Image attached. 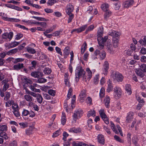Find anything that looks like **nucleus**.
<instances>
[{
    "mask_svg": "<svg viewBox=\"0 0 146 146\" xmlns=\"http://www.w3.org/2000/svg\"><path fill=\"white\" fill-rule=\"evenodd\" d=\"M85 72L80 66H77L75 70L76 80L78 82L81 77H83V80L86 81V76H85Z\"/></svg>",
    "mask_w": 146,
    "mask_h": 146,
    "instance_id": "f257e3e1",
    "label": "nucleus"
},
{
    "mask_svg": "<svg viewBox=\"0 0 146 146\" xmlns=\"http://www.w3.org/2000/svg\"><path fill=\"white\" fill-rule=\"evenodd\" d=\"M94 55L92 56V58L94 59L97 58H99L100 60L104 59L106 57V53L103 50L100 51L97 50L95 51L94 53Z\"/></svg>",
    "mask_w": 146,
    "mask_h": 146,
    "instance_id": "f03ea898",
    "label": "nucleus"
},
{
    "mask_svg": "<svg viewBox=\"0 0 146 146\" xmlns=\"http://www.w3.org/2000/svg\"><path fill=\"white\" fill-rule=\"evenodd\" d=\"M111 77L114 81H117L118 82H122L123 78V76L121 74L117 71L113 72Z\"/></svg>",
    "mask_w": 146,
    "mask_h": 146,
    "instance_id": "7ed1b4c3",
    "label": "nucleus"
},
{
    "mask_svg": "<svg viewBox=\"0 0 146 146\" xmlns=\"http://www.w3.org/2000/svg\"><path fill=\"white\" fill-rule=\"evenodd\" d=\"M111 127L113 131L116 134H118L119 132L120 135L123 136V133L121 131V128L119 125H116L117 127H116L113 123L112 122H110Z\"/></svg>",
    "mask_w": 146,
    "mask_h": 146,
    "instance_id": "20e7f679",
    "label": "nucleus"
},
{
    "mask_svg": "<svg viewBox=\"0 0 146 146\" xmlns=\"http://www.w3.org/2000/svg\"><path fill=\"white\" fill-rule=\"evenodd\" d=\"M113 95L116 99H118L121 96L122 90L120 88L116 86L114 88Z\"/></svg>",
    "mask_w": 146,
    "mask_h": 146,
    "instance_id": "39448f33",
    "label": "nucleus"
},
{
    "mask_svg": "<svg viewBox=\"0 0 146 146\" xmlns=\"http://www.w3.org/2000/svg\"><path fill=\"white\" fill-rule=\"evenodd\" d=\"M108 35L112 37V39H119L121 33L111 29L109 32Z\"/></svg>",
    "mask_w": 146,
    "mask_h": 146,
    "instance_id": "423d86ee",
    "label": "nucleus"
},
{
    "mask_svg": "<svg viewBox=\"0 0 146 146\" xmlns=\"http://www.w3.org/2000/svg\"><path fill=\"white\" fill-rule=\"evenodd\" d=\"M83 112L81 110H78L75 111L73 115V119L76 122L77 119L80 118L82 115Z\"/></svg>",
    "mask_w": 146,
    "mask_h": 146,
    "instance_id": "0eeeda50",
    "label": "nucleus"
},
{
    "mask_svg": "<svg viewBox=\"0 0 146 146\" xmlns=\"http://www.w3.org/2000/svg\"><path fill=\"white\" fill-rule=\"evenodd\" d=\"M108 38V36H105L103 38L100 37H98L97 40L98 44L99 45V48L100 49H102L104 46V43L106 41Z\"/></svg>",
    "mask_w": 146,
    "mask_h": 146,
    "instance_id": "6e6552de",
    "label": "nucleus"
},
{
    "mask_svg": "<svg viewBox=\"0 0 146 146\" xmlns=\"http://www.w3.org/2000/svg\"><path fill=\"white\" fill-rule=\"evenodd\" d=\"M133 3V0H127L123 3L122 7L124 9L128 8L132 5Z\"/></svg>",
    "mask_w": 146,
    "mask_h": 146,
    "instance_id": "1a4fd4ad",
    "label": "nucleus"
},
{
    "mask_svg": "<svg viewBox=\"0 0 146 146\" xmlns=\"http://www.w3.org/2000/svg\"><path fill=\"white\" fill-rule=\"evenodd\" d=\"M13 36V33L12 32L9 33H5L1 35L2 38L4 39H9V40H11Z\"/></svg>",
    "mask_w": 146,
    "mask_h": 146,
    "instance_id": "9d476101",
    "label": "nucleus"
},
{
    "mask_svg": "<svg viewBox=\"0 0 146 146\" xmlns=\"http://www.w3.org/2000/svg\"><path fill=\"white\" fill-rule=\"evenodd\" d=\"M86 97V91L84 89L82 90L79 95V100L81 102H83Z\"/></svg>",
    "mask_w": 146,
    "mask_h": 146,
    "instance_id": "9b49d317",
    "label": "nucleus"
},
{
    "mask_svg": "<svg viewBox=\"0 0 146 146\" xmlns=\"http://www.w3.org/2000/svg\"><path fill=\"white\" fill-rule=\"evenodd\" d=\"M133 113L130 112L127 113L125 121L127 123H130L133 119Z\"/></svg>",
    "mask_w": 146,
    "mask_h": 146,
    "instance_id": "f8f14e48",
    "label": "nucleus"
},
{
    "mask_svg": "<svg viewBox=\"0 0 146 146\" xmlns=\"http://www.w3.org/2000/svg\"><path fill=\"white\" fill-rule=\"evenodd\" d=\"M87 27V25H85L78 29H74L71 31L72 33L76 31L78 33H81L84 31Z\"/></svg>",
    "mask_w": 146,
    "mask_h": 146,
    "instance_id": "ddd939ff",
    "label": "nucleus"
},
{
    "mask_svg": "<svg viewBox=\"0 0 146 146\" xmlns=\"http://www.w3.org/2000/svg\"><path fill=\"white\" fill-rule=\"evenodd\" d=\"M31 75L34 78H38L43 76V73L39 71H34L31 73Z\"/></svg>",
    "mask_w": 146,
    "mask_h": 146,
    "instance_id": "4468645a",
    "label": "nucleus"
},
{
    "mask_svg": "<svg viewBox=\"0 0 146 146\" xmlns=\"http://www.w3.org/2000/svg\"><path fill=\"white\" fill-rule=\"evenodd\" d=\"M108 87L107 88V91L109 92L113 89V86L112 81L109 79L107 82Z\"/></svg>",
    "mask_w": 146,
    "mask_h": 146,
    "instance_id": "2eb2a0df",
    "label": "nucleus"
},
{
    "mask_svg": "<svg viewBox=\"0 0 146 146\" xmlns=\"http://www.w3.org/2000/svg\"><path fill=\"white\" fill-rule=\"evenodd\" d=\"M74 7L71 4H69L67 6L66 9V12L67 14H72V12L74 10Z\"/></svg>",
    "mask_w": 146,
    "mask_h": 146,
    "instance_id": "dca6fc26",
    "label": "nucleus"
},
{
    "mask_svg": "<svg viewBox=\"0 0 146 146\" xmlns=\"http://www.w3.org/2000/svg\"><path fill=\"white\" fill-rule=\"evenodd\" d=\"M68 130L70 132L78 133L80 132L81 130L80 128L79 127H73L70 128L68 129Z\"/></svg>",
    "mask_w": 146,
    "mask_h": 146,
    "instance_id": "f3484780",
    "label": "nucleus"
},
{
    "mask_svg": "<svg viewBox=\"0 0 146 146\" xmlns=\"http://www.w3.org/2000/svg\"><path fill=\"white\" fill-rule=\"evenodd\" d=\"M125 89L128 95H130L131 94L132 90L131 86L130 84H126L125 87Z\"/></svg>",
    "mask_w": 146,
    "mask_h": 146,
    "instance_id": "a211bd4d",
    "label": "nucleus"
},
{
    "mask_svg": "<svg viewBox=\"0 0 146 146\" xmlns=\"http://www.w3.org/2000/svg\"><path fill=\"white\" fill-rule=\"evenodd\" d=\"M98 142L101 144H104V136L100 134L98 135Z\"/></svg>",
    "mask_w": 146,
    "mask_h": 146,
    "instance_id": "6ab92c4d",
    "label": "nucleus"
},
{
    "mask_svg": "<svg viewBox=\"0 0 146 146\" xmlns=\"http://www.w3.org/2000/svg\"><path fill=\"white\" fill-rule=\"evenodd\" d=\"M24 64L23 63H18L14 65L13 69L17 70H18L23 68Z\"/></svg>",
    "mask_w": 146,
    "mask_h": 146,
    "instance_id": "aec40b11",
    "label": "nucleus"
},
{
    "mask_svg": "<svg viewBox=\"0 0 146 146\" xmlns=\"http://www.w3.org/2000/svg\"><path fill=\"white\" fill-rule=\"evenodd\" d=\"M24 98L28 102H33L34 100L33 97L29 94L25 95Z\"/></svg>",
    "mask_w": 146,
    "mask_h": 146,
    "instance_id": "412c9836",
    "label": "nucleus"
},
{
    "mask_svg": "<svg viewBox=\"0 0 146 146\" xmlns=\"http://www.w3.org/2000/svg\"><path fill=\"white\" fill-rule=\"evenodd\" d=\"M86 74L87 75V79L88 81H89L92 77V71L88 68L86 69Z\"/></svg>",
    "mask_w": 146,
    "mask_h": 146,
    "instance_id": "4be33fe9",
    "label": "nucleus"
},
{
    "mask_svg": "<svg viewBox=\"0 0 146 146\" xmlns=\"http://www.w3.org/2000/svg\"><path fill=\"white\" fill-rule=\"evenodd\" d=\"M101 8L102 10L105 11H109L108 10L109 5L108 3H105L102 4L101 5Z\"/></svg>",
    "mask_w": 146,
    "mask_h": 146,
    "instance_id": "5701e85b",
    "label": "nucleus"
},
{
    "mask_svg": "<svg viewBox=\"0 0 146 146\" xmlns=\"http://www.w3.org/2000/svg\"><path fill=\"white\" fill-rule=\"evenodd\" d=\"M104 102L106 107L107 108H109L110 103V98L109 96H106L104 100Z\"/></svg>",
    "mask_w": 146,
    "mask_h": 146,
    "instance_id": "b1692460",
    "label": "nucleus"
},
{
    "mask_svg": "<svg viewBox=\"0 0 146 146\" xmlns=\"http://www.w3.org/2000/svg\"><path fill=\"white\" fill-rule=\"evenodd\" d=\"M69 48L68 47H66L64 50V58H66L67 56L69 55Z\"/></svg>",
    "mask_w": 146,
    "mask_h": 146,
    "instance_id": "393cba45",
    "label": "nucleus"
},
{
    "mask_svg": "<svg viewBox=\"0 0 146 146\" xmlns=\"http://www.w3.org/2000/svg\"><path fill=\"white\" fill-rule=\"evenodd\" d=\"M104 33V28L102 27L99 28L98 31V37H101L103 35Z\"/></svg>",
    "mask_w": 146,
    "mask_h": 146,
    "instance_id": "a878e982",
    "label": "nucleus"
},
{
    "mask_svg": "<svg viewBox=\"0 0 146 146\" xmlns=\"http://www.w3.org/2000/svg\"><path fill=\"white\" fill-rule=\"evenodd\" d=\"M5 20L6 21L11 22H18L20 21V20L19 19L14 18L6 17Z\"/></svg>",
    "mask_w": 146,
    "mask_h": 146,
    "instance_id": "bb28decb",
    "label": "nucleus"
},
{
    "mask_svg": "<svg viewBox=\"0 0 146 146\" xmlns=\"http://www.w3.org/2000/svg\"><path fill=\"white\" fill-rule=\"evenodd\" d=\"M91 116L93 117L96 116V112L94 110H91L88 112L87 116L89 117Z\"/></svg>",
    "mask_w": 146,
    "mask_h": 146,
    "instance_id": "cd10ccee",
    "label": "nucleus"
},
{
    "mask_svg": "<svg viewBox=\"0 0 146 146\" xmlns=\"http://www.w3.org/2000/svg\"><path fill=\"white\" fill-rule=\"evenodd\" d=\"M112 44L114 48L117 47L119 44V39H112Z\"/></svg>",
    "mask_w": 146,
    "mask_h": 146,
    "instance_id": "c85d7f7f",
    "label": "nucleus"
},
{
    "mask_svg": "<svg viewBox=\"0 0 146 146\" xmlns=\"http://www.w3.org/2000/svg\"><path fill=\"white\" fill-rule=\"evenodd\" d=\"M66 118L65 116V113H62V116L61 117V122L62 124L63 125H64L66 121Z\"/></svg>",
    "mask_w": 146,
    "mask_h": 146,
    "instance_id": "c756f323",
    "label": "nucleus"
},
{
    "mask_svg": "<svg viewBox=\"0 0 146 146\" xmlns=\"http://www.w3.org/2000/svg\"><path fill=\"white\" fill-rule=\"evenodd\" d=\"M111 12L110 11H105L104 15V18L105 19L107 20L108 18L110 17L111 15Z\"/></svg>",
    "mask_w": 146,
    "mask_h": 146,
    "instance_id": "7c9ffc66",
    "label": "nucleus"
},
{
    "mask_svg": "<svg viewBox=\"0 0 146 146\" xmlns=\"http://www.w3.org/2000/svg\"><path fill=\"white\" fill-rule=\"evenodd\" d=\"M27 50L28 52L32 54H34L36 52L35 50L31 47H27Z\"/></svg>",
    "mask_w": 146,
    "mask_h": 146,
    "instance_id": "2f4dec72",
    "label": "nucleus"
},
{
    "mask_svg": "<svg viewBox=\"0 0 146 146\" xmlns=\"http://www.w3.org/2000/svg\"><path fill=\"white\" fill-rule=\"evenodd\" d=\"M108 48V51L111 53H113V50L112 45L111 44H108L107 45Z\"/></svg>",
    "mask_w": 146,
    "mask_h": 146,
    "instance_id": "473e14b6",
    "label": "nucleus"
},
{
    "mask_svg": "<svg viewBox=\"0 0 146 146\" xmlns=\"http://www.w3.org/2000/svg\"><path fill=\"white\" fill-rule=\"evenodd\" d=\"M99 113L102 119L104 117H106V115L105 113L104 110L102 109L99 111Z\"/></svg>",
    "mask_w": 146,
    "mask_h": 146,
    "instance_id": "72a5a7b5",
    "label": "nucleus"
},
{
    "mask_svg": "<svg viewBox=\"0 0 146 146\" xmlns=\"http://www.w3.org/2000/svg\"><path fill=\"white\" fill-rule=\"evenodd\" d=\"M17 49L15 48L10 50L7 52V54L9 55H11L16 52L17 51Z\"/></svg>",
    "mask_w": 146,
    "mask_h": 146,
    "instance_id": "f704fd0d",
    "label": "nucleus"
},
{
    "mask_svg": "<svg viewBox=\"0 0 146 146\" xmlns=\"http://www.w3.org/2000/svg\"><path fill=\"white\" fill-rule=\"evenodd\" d=\"M29 88L30 89L33 91L38 92H40V91L39 89H37L35 88V87H34V86L32 85H31L29 86Z\"/></svg>",
    "mask_w": 146,
    "mask_h": 146,
    "instance_id": "c9c22d12",
    "label": "nucleus"
},
{
    "mask_svg": "<svg viewBox=\"0 0 146 146\" xmlns=\"http://www.w3.org/2000/svg\"><path fill=\"white\" fill-rule=\"evenodd\" d=\"M38 95V96L36 97L37 101L39 104H41L43 98L40 94H39Z\"/></svg>",
    "mask_w": 146,
    "mask_h": 146,
    "instance_id": "e433bc0d",
    "label": "nucleus"
},
{
    "mask_svg": "<svg viewBox=\"0 0 146 146\" xmlns=\"http://www.w3.org/2000/svg\"><path fill=\"white\" fill-rule=\"evenodd\" d=\"M105 95V89L104 88H102L100 90V98H103Z\"/></svg>",
    "mask_w": 146,
    "mask_h": 146,
    "instance_id": "4c0bfd02",
    "label": "nucleus"
},
{
    "mask_svg": "<svg viewBox=\"0 0 146 146\" xmlns=\"http://www.w3.org/2000/svg\"><path fill=\"white\" fill-rule=\"evenodd\" d=\"M60 134V129H59L53 133L52 136L53 137H55L58 136Z\"/></svg>",
    "mask_w": 146,
    "mask_h": 146,
    "instance_id": "58836bf2",
    "label": "nucleus"
},
{
    "mask_svg": "<svg viewBox=\"0 0 146 146\" xmlns=\"http://www.w3.org/2000/svg\"><path fill=\"white\" fill-rule=\"evenodd\" d=\"M56 27V25H53L50 28L46 30V33H49L55 29Z\"/></svg>",
    "mask_w": 146,
    "mask_h": 146,
    "instance_id": "ea45409f",
    "label": "nucleus"
},
{
    "mask_svg": "<svg viewBox=\"0 0 146 146\" xmlns=\"http://www.w3.org/2000/svg\"><path fill=\"white\" fill-rule=\"evenodd\" d=\"M51 72V70L50 69L48 68H45L43 70L44 73L47 74H50Z\"/></svg>",
    "mask_w": 146,
    "mask_h": 146,
    "instance_id": "a19ab883",
    "label": "nucleus"
},
{
    "mask_svg": "<svg viewBox=\"0 0 146 146\" xmlns=\"http://www.w3.org/2000/svg\"><path fill=\"white\" fill-rule=\"evenodd\" d=\"M12 108L13 111L17 110H19V107L17 104L14 102L12 104Z\"/></svg>",
    "mask_w": 146,
    "mask_h": 146,
    "instance_id": "79ce46f5",
    "label": "nucleus"
},
{
    "mask_svg": "<svg viewBox=\"0 0 146 146\" xmlns=\"http://www.w3.org/2000/svg\"><path fill=\"white\" fill-rule=\"evenodd\" d=\"M140 69L143 72H146V65L142 64L140 66Z\"/></svg>",
    "mask_w": 146,
    "mask_h": 146,
    "instance_id": "37998d69",
    "label": "nucleus"
},
{
    "mask_svg": "<svg viewBox=\"0 0 146 146\" xmlns=\"http://www.w3.org/2000/svg\"><path fill=\"white\" fill-rule=\"evenodd\" d=\"M114 139L117 141L121 143H123L124 142L123 140L121 139L118 136L115 135L114 137Z\"/></svg>",
    "mask_w": 146,
    "mask_h": 146,
    "instance_id": "c03bdc74",
    "label": "nucleus"
},
{
    "mask_svg": "<svg viewBox=\"0 0 146 146\" xmlns=\"http://www.w3.org/2000/svg\"><path fill=\"white\" fill-rule=\"evenodd\" d=\"M32 17L33 18L35 19L38 21H45L46 20V19L45 18L42 17H40L34 16Z\"/></svg>",
    "mask_w": 146,
    "mask_h": 146,
    "instance_id": "a18cd8bd",
    "label": "nucleus"
},
{
    "mask_svg": "<svg viewBox=\"0 0 146 146\" xmlns=\"http://www.w3.org/2000/svg\"><path fill=\"white\" fill-rule=\"evenodd\" d=\"M47 81L46 80L43 78H39L37 81V82L39 83H42L46 82Z\"/></svg>",
    "mask_w": 146,
    "mask_h": 146,
    "instance_id": "49530a36",
    "label": "nucleus"
},
{
    "mask_svg": "<svg viewBox=\"0 0 146 146\" xmlns=\"http://www.w3.org/2000/svg\"><path fill=\"white\" fill-rule=\"evenodd\" d=\"M19 43L17 42H14L9 44L10 48L15 47L18 45Z\"/></svg>",
    "mask_w": 146,
    "mask_h": 146,
    "instance_id": "de8ad7c7",
    "label": "nucleus"
},
{
    "mask_svg": "<svg viewBox=\"0 0 146 146\" xmlns=\"http://www.w3.org/2000/svg\"><path fill=\"white\" fill-rule=\"evenodd\" d=\"M56 0H48L47 3L50 6L53 5L55 3L57 2Z\"/></svg>",
    "mask_w": 146,
    "mask_h": 146,
    "instance_id": "09e8293b",
    "label": "nucleus"
},
{
    "mask_svg": "<svg viewBox=\"0 0 146 146\" xmlns=\"http://www.w3.org/2000/svg\"><path fill=\"white\" fill-rule=\"evenodd\" d=\"M68 15L69 16L68 21V23H69L71 22L73 19L74 18V15L72 14Z\"/></svg>",
    "mask_w": 146,
    "mask_h": 146,
    "instance_id": "8fccbe9b",
    "label": "nucleus"
},
{
    "mask_svg": "<svg viewBox=\"0 0 146 146\" xmlns=\"http://www.w3.org/2000/svg\"><path fill=\"white\" fill-rule=\"evenodd\" d=\"M114 5V7L116 10H119L121 6L120 3L119 2H118L117 3H115Z\"/></svg>",
    "mask_w": 146,
    "mask_h": 146,
    "instance_id": "3c124183",
    "label": "nucleus"
},
{
    "mask_svg": "<svg viewBox=\"0 0 146 146\" xmlns=\"http://www.w3.org/2000/svg\"><path fill=\"white\" fill-rule=\"evenodd\" d=\"M99 76L98 75H96L94 77V81L95 84H97L99 82Z\"/></svg>",
    "mask_w": 146,
    "mask_h": 146,
    "instance_id": "603ef678",
    "label": "nucleus"
},
{
    "mask_svg": "<svg viewBox=\"0 0 146 146\" xmlns=\"http://www.w3.org/2000/svg\"><path fill=\"white\" fill-rule=\"evenodd\" d=\"M14 101L13 100H9L5 103V106L6 107H9L11 106L13 103Z\"/></svg>",
    "mask_w": 146,
    "mask_h": 146,
    "instance_id": "864d4df0",
    "label": "nucleus"
},
{
    "mask_svg": "<svg viewBox=\"0 0 146 146\" xmlns=\"http://www.w3.org/2000/svg\"><path fill=\"white\" fill-rule=\"evenodd\" d=\"M11 97L10 94L8 92H6L5 93V96L4 97V100L7 101Z\"/></svg>",
    "mask_w": 146,
    "mask_h": 146,
    "instance_id": "5fc2aeb1",
    "label": "nucleus"
},
{
    "mask_svg": "<svg viewBox=\"0 0 146 146\" xmlns=\"http://www.w3.org/2000/svg\"><path fill=\"white\" fill-rule=\"evenodd\" d=\"M48 93L50 95L52 96H54L56 92L55 90H53L50 89L48 90Z\"/></svg>",
    "mask_w": 146,
    "mask_h": 146,
    "instance_id": "6e6d98bb",
    "label": "nucleus"
},
{
    "mask_svg": "<svg viewBox=\"0 0 146 146\" xmlns=\"http://www.w3.org/2000/svg\"><path fill=\"white\" fill-rule=\"evenodd\" d=\"M24 60V59L21 58H18L15 59L14 61H13V62L15 63L18 62H22Z\"/></svg>",
    "mask_w": 146,
    "mask_h": 146,
    "instance_id": "4d7b16f0",
    "label": "nucleus"
},
{
    "mask_svg": "<svg viewBox=\"0 0 146 146\" xmlns=\"http://www.w3.org/2000/svg\"><path fill=\"white\" fill-rule=\"evenodd\" d=\"M40 25L44 29L46 27L47 24L45 22H39L38 25Z\"/></svg>",
    "mask_w": 146,
    "mask_h": 146,
    "instance_id": "13d9d810",
    "label": "nucleus"
},
{
    "mask_svg": "<svg viewBox=\"0 0 146 146\" xmlns=\"http://www.w3.org/2000/svg\"><path fill=\"white\" fill-rule=\"evenodd\" d=\"M94 26L93 25H90L86 30V33H87L88 31H92L94 28Z\"/></svg>",
    "mask_w": 146,
    "mask_h": 146,
    "instance_id": "bf43d9fd",
    "label": "nucleus"
},
{
    "mask_svg": "<svg viewBox=\"0 0 146 146\" xmlns=\"http://www.w3.org/2000/svg\"><path fill=\"white\" fill-rule=\"evenodd\" d=\"M0 129L1 131H6L7 130V127L6 125H1Z\"/></svg>",
    "mask_w": 146,
    "mask_h": 146,
    "instance_id": "052dcab7",
    "label": "nucleus"
},
{
    "mask_svg": "<svg viewBox=\"0 0 146 146\" xmlns=\"http://www.w3.org/2000/svg\"><path fill=\"white\" fill-rule=\"evenodd\" d=\"M137 141L138 139L136 137H134L132 139L133 143L136 146H138Z\"/></svg>",
    "mask_w": 146,
    "mask_h": 146,
    "instance_id": "680f3d73",
    "label": "nucleus"
},
{
    "mask_svg": "<svg viewBox=\"0 0 146 146\" xmlns=\"http://www.w3.org/2000/svg\"><path fill=\"white\" fill-rule=\"evenodd\" d=\"M13 113L15 116L17 117H18L20 116V114L19 111V110H17L13 111Z\"/></svg>",
    "mask_w": 146,
    "mask_h": 146,
    "instance_id": "e2e57ef3",
    "label": "nucleus"
},
{
    "mask_svg": "<svg viewBox=\"0 0 146 146\" xmlns=\"http://www.w3.org/2000/svg\"><path fill=\"white\" fill-rule=\"evenodd\" d=\"M24 82L26 84H32V81L28 79L27 78H25L24 79Z\"/></svg>",
    "mask_w": 146,
    "mask_h": 146,
    "instance_id": "0e129e2a",
    "label": "nucleus"
},
{
    "mask_svg": "<svg viewBox=\"0 0 146 146\" xmlns=\"http://www.w3.org/2000/svg\"><path fill=\"white\" fill-rule=\"evenodd\" d=\"M19 124L22 128L28 126L27 123V122L19 123Z\"/></svg>",
    "mask_w": 146,
    "mask_h": 146,
    "instance_id": "69168bd1",
    "label": "nucleus"
},
{
    "mask_svg": "<svg viewBox=\"0 0 146 146\" xmlns=\"http://www.w3.org/2000/svg\"><path fill=\"white\" fill-rule=\"evenodd\" d=\"M104 129L108 134L109 135L111 134L110 129L109 128L106 126H104Z\"/></svg>",
    "mask_w": 146,
    "mask_h": 146,
    "instance_id": "338daca9",
    "label": "nucleus"
},
{
    "mask_svg": "<svg viewBox=\"0 0 146 146\" xmlns=\"http://www.w3.org/2000/svg\"><path fill=\"white\" fill-rule=\"evenodd\" d=\"M140 52L143 54H146V48L144 47H142L141 49Z\"/></svg>",
    "mask_w": 146,
    "mask_h": 146,
    "instance_id": "774afa93",
    "label": "nucleus"
}]
</instances>
